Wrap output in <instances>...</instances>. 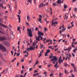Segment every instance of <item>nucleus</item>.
Returning a JSON list of instances; mask_svg holds the SVG:
<instances>
[{
	"instance_id": "obj_13",
	"label": "nucleus",
	"mask_w": 77,
	"mask_h": 77,
	"mask_svg": "<svg viewBox=\"0 0 77 77\" xmlns=\"http://www.w3.org/2000/svg\"><path fill=\"white\" fill-rule=\"evenodd\" d=\"M61 36H62L63 37V38H64L65 37V38H66V34H61Z\"/></svg>"
},
{
	"instance_id": "obj_17",
	"label": "nucleus",
	"mask_w": 77,
	"mask_h": 77,
	"mask_svg": "<svg viewBox=\"0 0 77 77\" xmlns=\"http://www.w3.org/2000/svg\"><path fill=\"white\" fill-rule=\"evenodd\" d=\"M63 60H58V62L60 64L61 63H62V62H63Z\"/></svg>"
},
{
	"instance_id": "obj_39",
	"label": "nucleus",
	"mask_w": 77,
	"mask_h": 77,
	"mask_svg": "<svg viewBox=\"0 0 77 77\" xmlns=\"http://www.w3.org/2000/svg\"><path fill=\"white\" fill-rule=\"evenodd\" d=\"M58 64V62H57L55 64V65L54 66H57V64Z\"/></svg>"
},
{
	"instance_id": "obj_19",
	"label": "nucleus",
	"mask_w": 77,
	"mask_h": 77,
	"mask_svg": "<svg viewBox=\"0 0 77 77\" xmlns=\"http://www.w3.org/2000/svg\"><path fill=\"white\" fill-rule=\"evenodd\" d=\"M64 73H65V74H68V71H66V70L65 69Z\"/></svg>"
},
{
	"instance_id": "obj_28",
	"label": "nucleus",
	"mask_w": 77,
	"mask_h": 77,
	"mask_svg": "<svg viewBox=\"0 0 77 77\" xmlns=\"http://www.w3.org/2000/svg\"><path fill=\"white\" fill-rule=\"evenodd\" d=\"M39 38H39L38 37V38L37 37H36V40H37V41H40L41 40L40 39H39Z\"/></svg>"
},
{
	"instance_id": "obj_7",
	"label": "nucleus",
	"mask_w": 77,
	"mask_h": 77,
	"mask_svg": "<svg viewBox=\"0 0 77 77\" xmlns=\"http://www.w3.org/2000/svg\"><path fill=\"white\" fill-rule=\"evenodd\" d=\"M38 34L39 36H44V34L42 33V32H40L39 31H38Z\"/></svg>"
},
{
	"instance_id": "obj_32",
	"label": "nucleus",
	"mask_w": 77,
	"mask_h": 77,
	"mask_svg": "<svg viewBox=\"0 0 77 77\" xmlns=\"http://www.w3.org/2000/svg\"><path fill=\"white\" fill-rule=\"evenodd\" d=\"M2 61L5 63H6V62H7L6 61V60H4V59L2 60Z\"/></svg>"
},
{
	"instance_id": "obj_34",
	"label": "nucleus",
	"mask_w": 77,
	"mask_h": 77,
	"mask_svg": "<svg viewBox=\"0 0 77 77\" xmlns=\"http://www.w3.org/2000/svg\"><path fill=\"white\" fill-rule=\"evenodd\" d=\"M25 53H26L27 54H28V55H29V53H28V52H27V51H26H26L23 52V53L24 54Z\"/></svg>"
},
{
	"instance_id": "obj_62",
	"label": "nucleus",
	"mask_w": 77,
	"mask_h": 77,
	"mask_svg": "<svg viewBox=\"0 0 77 77\" xmlns=\"http://www.w3.org/2000/svg\"><path fill=\"white\" fill-rule=\"evenodd\" d=\"M72 55H73V57H74V56H75V55H74V54L72 53Z\"/></svg>"
},
{
	"instance_id": "obj_10",
	"label": "nucleus",
	"mask_w": 77,
	"mask_h": 77,
	"mask_svg": "<svg viewBox=\"0 0 77 77\" xmlns=\"http://www.w3.org/2000/svg\"><path fill=\"white\" fill-rule=\"evenodd\" d=\"M64 66L65 67H66L67 66H68L69 67L70 66L69 65V64H67V63H64Z\"/></svg>"
},
{
	"instance_id": "obj_60",
	"label": "nucleus",
	"mask_w": 77,
	"mask_h": 77,
	"mask_svg": "<svg viewBox=\"0 0 77 77\" xmlns=\"http://www.w3.org/2000/svg\"><path fill=\"white\" fill-rule=\"evenodd\" d=\"M17 66H19V62H18L17 63Z\"/></svg>"
},
{
	"instance_id": "obj_20",
	"label": "nucleus",
	"mask_w": 77,
	"mask_h": 77,
	"mask_svg": "<svg viewBox=\"0 0 77 77\" xmlns=\"http://www.w3.org/2000/svg\"><path fill=\"white\" fill-rule=\"evenodd\" d=\"M67 49H68V52H69V51H70V50H71V46L69 47V48H68Z\"/></svg>"
},
{
	"instance_id": "obj_23",
	"label": "nucleus",
	"mask_w": 77,
	"mask_h": 77,
	"mask_svg": "<svg viewBox=\"0 0 77 77\" xmlns=\"http://www.w3.org/2000/svg\"><path fill=\"white\" fill-rule=\"evenodd\" d=\"M32 45H36V43H35V41L33 43Z\"/></svg>"
},
{
	"instance_id": "obj_16",
	"label": "nucleus",
	"mask_w": 77,
	"mask_h": 77,
	"mask_svg": "<svg viewBox=\"0 0 77 77\" xmlns=\"http://www.w3.org/2000/svg\"><path fill=\"white\" fill-rule=\"evenodd\" d=\"M3 63L2 61V60H0V65H3Z\"/></svg>"
},
{
	"instance_id": "obj_29",
	"label": "nucleus",
	"mask_w": 77,
	"mask_h": 77,
	"mask_svg": "<svg viewBox=\"0 0 77 77\" xmlns=\"http://www.w3.org/2000/svg\"><path fill=\"white\" fill-rule=\"evenodd\" d=\"M40 46L41 47H40V48H43V47H44V45L42 44V45L41 44H40Z\"/></svg>"
},
{
	"instance_id": "obj_1",
	"label": "nucleus",
	"mask_w": 77,
	"mask_h": 77,
	"mask_svg": "<svg viewBox=\"0 0 77 77\" xmlns=\"http://www.w3.org/2000/svg\"><path fill=\"white\" fill-rule=\"evenodd\" d=\"M27 33L29 35V37H32L33 34H32V29H28L27 30Z\"/></svg>"
},
{
	"instance_id": "obj_58",
	"label": "nucleus",
	"mask_w": 77,
	"mask_h": 77,
	"mask_svg": "<svg viewBox=\"0 0 77 77\" xmlns=\"http://www.w3.org/2000/svg\"><path fill=\"white\" fill-rule=\"evenodd\" d=\"M53 6H56V3H53Z\"/></svg>"
},
{
	"instance_id": "obj_31",
	"label": "nucleus",
	"mask_w": 77,
	"mask_h": 77,
	"mask_svg": "<svg viewBox=\"0 0 77 77\" xmlns=\"http://www.w3.org/2000/svg\"><path fill=\"white\" fill-rule=\"evenodd\" d=\"M74 9L75 10V12H77V8H75Z\"/></svg>"
},
{
	"instance_id": "obj_59",
	"label": "nucleus",
	"mask_w": 77,
	"mask_h": 77,
	"mask_svg": "<svg viewBox=\"0 0 77 77\" xmlns=\"http://www.w3.org/2000/svg\"><path fill=\"white\" fill-rule=\"evenodd\" d=\"M37 61L35 63V65H36L37 64H38V60H37Z\"/></svg>"
},
{
	"instance_id": "obj_52",
	"label": "nucleus",
	"mask_w": 77,
	"mask_h": 77,
	"mask_svg": "<svg viewBox=\"0 0 77 77\" xmlns=\"http://www.w3.org/2000/svg\"><path fill=\"white\" fill-rule=\"evenodd\" d=\"M61 58H62V57L61 56H60V57L59 58V60H61Z\"/></svg>"
},
{
	"instance_id": "obj_49",
	"label": "nucleus",
	"mask_w": 77,
	"mask_h": 77,
	"mask_svg": "<svg viewBox=\"0 0 77 77\" xmlns=\"http://www.w3.org/2000/svg\"><path fill=\"white\" fill-rule=\"evenodd\" d=\"M38 7L39 8H41V3L39 5Z\"/></svg>"
},
{
	"instance_id": "obj_21",
	"label": "nucleus",
	"mask_w": 77,
	"mask_h": 77,
	"mask_svg": "<svg viewBox=\"0 0 77 77\" xmlns=\"http://www.w3.org/2000/svg\"><path fill=\"white\" fill-rule=\"evenodd\" d=\"M77 49L76 48H75V49L73 50V51L74 52V53H76V51H77Z\"/></svg>"
},
{
	"instance_id": "obj_22",
	"label": "nucleus",
	"mask_w": 77,
	"mask_h": 77,
	"mask_svg": "<svg viewBox=\"0 0 77 77\" xmlns=\"http://www.w3.org/2000/svg\"><path fill=\"white\" fill-rule=\"evenodd\" d=\"M11 39H14V36L13 35H11Z\"/></svg>"
},
{
	"instance_id": "obj_55",
	"label": "nucleus",
	"mask_w": 77,
	"mask_h": 77,
	"mask_svg": "<svg viewBox=\"0 0 77 77\" xmlns=\"http://www.w3.org/2000/svg\"><path fill=\"white\" fill-rule=\"evenodd\" d=\"M24 59H22V60L21 61V62H24Z\"/></svg>"
},
{
	"instance_id": "obj_40",
	"label": "nucleus",
	"mask_w": 77,
	"mask_h": 77,
	"mask_svg": "<svg viewBox=\"0 0 77 77\" xmlns=\"http://www.w3.org/2000/svg\"><path fill=\"white\" fill-rule=\"evenodd\" d=\"M33 69V68H30L29 69V71H32V70Z\"/></svg>"
},
{
	"instance_id": "obj_43",
	"label": "nucleus",
	"mask_w": 77,
	"mask_h": 77,
	"mask_svg": "<svg viewBox=\"0 0 77 77\" xmlns=\"http://www.w3.org/2000/svg\"><path fill=\"white\" fill-rule=\"evenodd\" d=\"M15 59H16V58H14L12 61V62H14Z\"/></svg>"
},
{
	"instance_id": "obj_9",
	"label": "nucleus",
	"mask_w": 77,
	"mask_h": 77,
	"mask_svg": "<svg viewBox=\"0 0 77 77\" xmlns=\"http://www.w3.org/2000/svg\"><path fill=\"white\" fill-rule=\"evenodd\" d=\"M62 27L63 28V29H62V31H63V32H64V31H65V30H66V28H65L64 27V25H62Z\"/></svg>"
},
{
	"instance_id": "obj_14",
	"label": "nucleus",
	"mask_w": 77,
	"mask_h": 77,
	"mask_svg": "<svg viewBox=\"0 0 77 77\" xmlns=\"http://www.w3.org/2000/svg\"><path fill=\"white\" fill-rule=\"evenodd\" d=\"M5 45H7V47H9L10 46V45H9V44L8 43H5Z\"/></svg>"
},
{
	"instance_id": "obj_42",
	"label": "nucleus",
	"mask_w": 77,
	"mask_h": 77,
	"mask_svg": "<svg viewBox=\"0 0 77 77\" xmlns=\"http://www.w3.org/2000/svg\"><path fill=\"white\" fill-rule=\"evenodd\" d=\"M13 33H14V32H10V34H11V35H12L13 34Z\"/></svg>"
},
{
	"instance_id": "obj_64",
	"label": "nucleus",
	"mask_w": 77,
	"mask_h": 77,
	"mask_svg": "<svg viewBox=\"0 0 77 77\" xmlns=\"http://www.w3.org/2000/svg\"><path fill=\"white\" fill-rule=\"evenodd\" d=\"M15 77H19V76H18V75H17L15 76Z\"/></svg>"
},
{
	"instance_id": "obj_63",
	"label": "nucleus",
	"mask_w": 77,
	"mask_h": 77,
	"mask_svg": "<svg viewBox=\"0 0 77 77\" xmlns=\"http://www.w3.org/2000/svg\"><path fill=\"white\" fill-rule=\"evenodd\" d=\"M45 30V31H47V28H44Z\"/></svg>"
},
{
	"instance_id": "obj_11",
	"label": "nucleus",
	"mask_w": 77,
	"mask_h": 77,
	"mask_svg": "<svg viewBox=\"0 0 77 77\" xmlns=\"http://www.w3.org/2000/svg\"><path fill=\"white\" fill-rule=\"evenodd\" d=\"M17 17H19V23H20V21L21 20V18H20V16L19 15H17Z\"/></svg>"
},
{
	"instance_id": "obj_6",
	"label": "nucleus",
	"mask_w": 77,
	"mask_h": 77,
	"mask_svg": "<svg viewBox=\"0 0 77 77\" xmlns=\"http://www.w3.org/2000/svg\"><path fill=\"white\" fill-rule=\"evenodd\" d=\"M6 39V38L5 36L0 37V41H3Z\"/></svg>"
},
{
	"instance_id": "obj_38",
	"label": "nucleus",
	"mask_w": 77,
	"mask_h": 77,
	"mask_svg": "<svg viewBox=\"0 0 77 77\" xmlns=\"http://www.w3.org/2000/svg\"><path fill=\"white\" fill-rule=\"evenodd\" d=\"M42 55V54L41 53V51L40 52V54H39V57H41V56Z\"/></svg>"
},
{
	"instance_id": "obj_26",
	"label": "nucleus",
	"mask_w": 77,
	"mask_h": 77,
	"mask_svg": "<svg viewBox=\"0 0 77 77\" xmlns=\"http://www.w3.org/2000/svg\"><path fill=\"white\" fill-rule=\"evenodd\" d=\"M0 58H1V59H3V56L2 55V54L1 53H0Z\"/></svg>"
},
{
	"instance_id": "obj_2",
	"label": "nucleus",
	"mask_w": 77,
	"mask_h": 77,
	"mask_svg": "<svg viewBox=\"0 0 77 77\" xmlns=\"http://www.w3.org/2000/svg\"><path fill=\"white\" fill-rule=\"evenodd\" d=\"M52 57H53L54 59L51 60V61H54V60H55V62H56V61L57 60V58H56V57L55 56L53 57V56L51 55L49 57V59H51Z\"/></svg>"
},
{
	"instance_id": "obj_53",
	"label": "nucleus",
	"mask_w": 77,
	"mask_h": 77,
	"mask_svg": "<svg viewBox=\"0 0 77 77\" xmlns=\"http://www.w3.org/2000/svg\"><path fill=\"white\" fill-rule=\"evenodd\" d=\"M72 3H74L75 2H76V0H72Z\"/></svg>"
},
{
	"instance_id": "obj_4",
	"label": "nucleus",
	"mask_w": 77,
	"mask_h": 77,
	"mask_svg": "<svg viewBox=\"0 0 77 77\" xmlns=\"http://www.w3.org/2000/svg\"><path fill=\"white\" fill-rule=\"evenodd\" d=\"M34 48H33V46L29 47V48H27L26 49L27 51H31V50H34Z\"/></svg>"
},
{
	"instance_id": "obj_12",
	"label": "nucleus",
	"mask_w": 77,
	"mask_h": 77,
	"mask_svg": "<svg viewBox=\"0 0 77 77\" xmlns=\"http://www.w3.org/2000/svg\"><path fill=\"white\" fill-rule=\"evenodd\" d=\"M27 20L28 21H30V17H29V15H28L27 16Z\"/></svg>"
},
{
	"instance_id": "obj_33",
	"label": "nucleus",
	"mask_w": 77,
	"mask_h": 77,
	"mask_svg": "<svg viewBox=\"0 0 77 77\" xmlns=\"http://www.w3.org/2000/svg\"><path fill=\"white\" fill-rule=\"evenodd\" d=\"M28 2H29L31 3V4H32V0H27Z\"/></svg>"
},
{
	"instance_id": "obj_54",
	"label": "nucleus",
	"mask_w": 77,
	"mask_h": 77,
	"mask_svg": "<svg viewBox=\"0 0 77 77\" xmlns=\"http://www.w3.org/2000/svg\"><path fill=\"white\" fill-rule=\"evenodd\" d=\"M39 17H40V18H42V16L41 15H39Z\"/></svg>"
},
{
	"instance_id": "obj_25",
	"label": "nucleus",
	"mask_w": 77,
	"mask_h": 77,
	"mask_svg": "<svg viewBox=\"0 0 77 77\" xmlns=\"http://www.w3.org/2000/svg\"><path fill=\"white\" fill-rule=\"evenodd\" d=\"M64 9H66V8H68V6H67V5H64Z\"/></svg>"
},
{
	"instance_id": "obj_51",
	"label": "nucleus",
	"mask_w": 77,
	"mask_h": 77,
	"mask_svg": "<svg viewBox=\"0 0 77 77\" xmlns=\"http://www.w3.org/2000/svg\"><path fill=\"white\" fill-rule=\"evenodd\" d=\"M0 21L1 22H3V19H2L1 18H0Z\"/></svg>"
},
{
	"instance_id": "obj_61",
	"label": "nucleus",
	"mask_w": 77,
	"mask_h": 77,
	"mask_svg": "<svg viewBox=\"0 0 77 77\" xmlns=\"http://www.w3.org/2000/svg\"><path fill=\"white\" fill-rule=\"evenodd\" d=\"M38 30V27H36L35 28V30L36 31H37V30Z\"/></svg>"
},
{
	"instance_id": "obj_15",
	"label": "nucleus",
	"mask_w": 77,
	"mask_h": 77,
	"mask_svg": "<svg viewBox=\"0 0 77 77\" xmlns=\"http://www.w3.org/2000/svg\"><path fill=\"white\" fill-rule=\"evenodd\" d=\"M57 3L59 4V3H61V0H58L56 2Z\"/></svg>"
},
{
	"instance_id": "obj_47",
	"label": "nucleus",
	"mask_w": 77,
	"mask_h": 77,
	"mask_svg": "<svg viewBox=\"0 0 77 77\" xmlns=\"http://www.w3.org/2000/svg\"><path fill=\"white\" fill-rule=\"evenodd\" d=\"M39 20H38V21H39V22L41 21V18H38Z\"/></svg>"
},
{
	"instance_id": "obj_8",
	"label": "nucleus",
	"mask_w": 77,
	"mask_h": 77,
	"mask_svg": "<svg viewBox=\"0 0 77 77\" xmlns=\"http://www.w3.org/2000/svg\"><path fill=\"white\" fill-rule=\"evenodd\" d=\"M56 24V25H57L58 24L57 22L56 21L55 23H54L53 22V21H52V24H51V26H54V25Z\"/></svg>"
},
{
	"instance_id": "obj_37",
	"label": "nucleus",
	"mask_w": 77,
	"mask_h": 77,
	"mask_svg": "<svg viewBox=\"0 0 77 77\" xmlns=\"http://www.w3.org/2000/svg\"><path fill=\"white\" fill-rule=\"evenodd\" d=\"M25 24H26L27 25V26H29V23H27V22H26L25 23Z\"/></svg>"
},
{
	"instance_id": "obj_27",
	"label": "nucleus",
	"mask_w": 77,
	"mask_h": 77,
	"mask_svg": "<svg viewBox=\"0 0 77 77\" xmlns=\"http://www.w3.org/2000/svg\"><path fill=\"white\" fill-rule=\"evenodd\" d=\"M0 33H2V34H3V35H5V33H4V32H2L1 30H0Z\"/></svg>"
},
{
	"instance_id": "obj_30",
	"label": "nucleus",
	"mask_w": 77,
	"mask_h": 77,
	"mask_svg": "<svg viewBox=\"0 0 77 77\" xmlns=\"http://www.w3.org/2000/svg\"><path fill=\"white\" fill-rule=\"evenodd\" d=\"M2 26H3V27H4V28H6L8 27V26H5V25H4L3 24Z\"/></svg>"
},
{
	"instance_id": "obj_36",
	"label": "nucleus",
	"mask_w": 77,
	"mask_h": 77,
	"mask_svg": "<svg viewBox=\"0 0 77 77\" xmlns=\"http://www.w3.org/2000/svg\"><path fill=\"white\" fill-rule=\"evenodd\" d=\"M31 29H32V32H34V31H35V29H34L33 28H32Z\"/></svg>"
},
{
	"instance_id": "obj_50",
	"label": "nucleus",
	"mask_w": 77,
	"mask_h": 77,
	"mask_svg": "<svg viewBox=\"0 0 77 77\" xmlns=\"http://www.w3.org/2000/svg\"><path fill=\"white\" fill-rule=\"evenodd\" d=\"M50 41L49 39H48L46 41V42H50Z\"/></svg>"
},
{
	"instance_id": "obj_18",
	"label": "nucleus",
	"mask_w": 77,
	"mask_h": 77,
	"mask_svg": "<svg viewBox=\"0 0 77 77\" xmlns=\"http://www.w3.org/2000/svg\"><path fill=\"white\" fill-rule=\"evenodd\" d=\"M38 38H41V41H42V39L43 38V37H41L40 36H39V35H38Z\"/></svg>"
},
{
	"instance_id": "obj_57",
	"label": "nucleus",
	"mask_w": 77,
	"mask_h": 77,
	"mask_svg": "<svg viewBox=\"0 0 77 77\" xmlns=\"http://www.w3.org/2000/svg\"><path fill=\"white\" fill-rule=\"evenodd\" d=\"M71 64L72 66H73V67L74 66V65L73 64L71 63Z\"/></svg>"
},
{
	"instance_id": "obj_35",
	"label": "nucleus",
	"mask_w": 77,
	"mask_h": 77,
	"mask_svg": "<svg viewBox=\"0 0 77 77\" xmlns=\"http://www.w3.org/2000/svg\"><path fill=\"white\" fill-rule=\"evenodd\" d=\"M15 8H17V3H15V5L14 6Z\"/></svg>"
},
{
	"instance_id": "obj_41",
	"label": "nucleus",
	"mask_w": 77,
	"mask_h": 77,
	"mask_svg": "<svg viewBox=\"0 0 77 77\" xmlns=\"http://www.w3.org/2000/svg\"><path fill=\"white\" fill-rule=\"evenodd\" d=\"M20 27H18L17 29L18 31H19L20 30Z\"/></svg>"
},
{
	"instance_id": "obj_3",
	"label": "nucleus",
	"mask_w": 77,
	"mask_h": 77,
	"mask_svg": "<svg viewBox=\"0 0 77 77\" xmlns=\"http://www.w3.org/2000/svg\"><path fill=\"white\" fill-rule=\"evenodd\" d=\"M0 49L2 51H4V52H5L6 51L5 47L2 45H0Z\"/></svg>"
},
{
	"instance_id": "obj_24",
	"label": "nucleus",
	"mask_w": 77,
	"mask_h": 77,
	"mask_svg": "<svg viewBox=\"0 0 77 77\" xmlns=\"http://www.w3.org/2000/svg\"><path fill=\"white\" fill-rule=\"evenodd\" d=\"M46 40V38H44V39L43 40V41L44 42L43 43H44V44H45V43H46V42H45V41Z\"/></svg>"
},
{
	"instance_id": "obj_56",
	"label": "nucleus",
	"mask_w": 77,
	"mask_h": 77,
	"mask_svg": "<svg viewBox=\"0 0 77 77\" xmlns=\"http://www.w3.org/2000/svg\"><path fill=\"white\" fill-rule=\"evenodd\" d=\"M43 3H41V6H42V7H43L44 6H43Z\"/></svg>"
},
{
	"instance_id": "obj_46",
	"label": "nucleus",
	"mask_w": 77,
	"mask_h": 77,
	"mask_svg": "<svg viewBox=\"0 0 77 77\" xmlns=\"http://www.w3.org/2000/svg\"><path fill=\"white\" fill-rule=\"evenodd\" d=\"M72 77H75V75H74L72 73Z\"/></svg>"
},
{
	"instance_id": "obj_5",
	"label": "nucleus",
	"mask_w": 77,
	"mask_h": 77,
	"mask_svg": "<svg viewBox=\"0 0 77 77\" xmlns=\"http://www.w3.org/2000/svg\"><path fill=\"white\" fill-rule=\"evenodd\" d=\"M50 52V51L49 49H48L46 51V52L45 53V56H48V53H49Z\"/></svg>"
},
{
	"instance_id": "obj_44",
	"label": "nucleus",
	"mask_w": 77,
	"mask_h": 77,
	"mask_svg": "<svg viewBox=\"0 0 77 77\" xmlns=\"http://www.w3.org/2000/svg\"><path fill=\"white\" fill-rule=\"evenodd\" d=\"M24 73V70H22V71H21V72L20 73V74H23Z\"/></svg>"
},
{
	"instance_id": "obj_48",
	"label": "nucleus",
	"mask_w": 77,
	"mask_h": 77,
	"mask_svg": "<svg viewBox=\"0 0 77 77\" xmlns=\"http://www.w3.org/2000/svg\"><path fill=\"white\" fill-rule=\"evenodd\" d=\"M20 54V53H17V56H19Z\"/></svg>"
},
{
	"instance_id": "obj_45",
	"label": "nucleus",
	"mask_w": 77,
	"mask_h": 77,
	"mask_svg": "<svg viewBox=\"0 0 77 77\" xmlns=\"http://www.w3.org/2000/svg\"><path fill=\"white\" fill-rule=\"evenodd\" d=\"M3 5V4H0V7H2V6Z\"/></svg>"
}]
</instances>
